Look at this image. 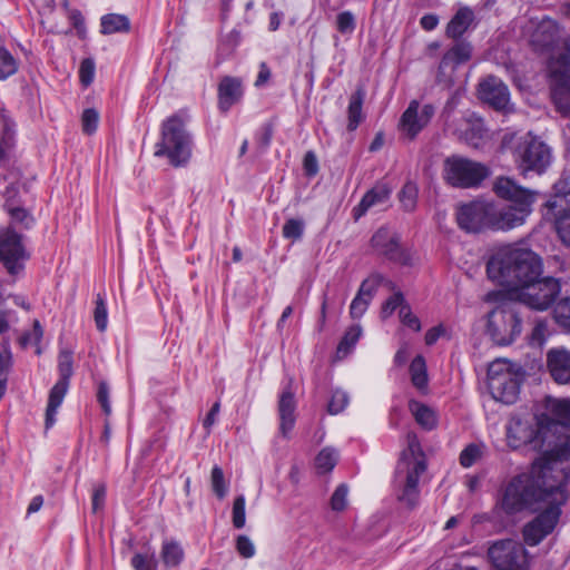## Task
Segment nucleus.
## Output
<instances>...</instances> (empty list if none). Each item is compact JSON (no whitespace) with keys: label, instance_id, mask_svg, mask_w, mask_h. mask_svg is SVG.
<instances>
[{"label":"nucleus","instance_id":"5","mask_svg":"<svg viewBox=\"0 0 570 570\" xmlns=\"http://www.w3.org/2000/svg\"><path fill=\"white\" fill-rule=\"evenodd\" d=\"M191 136L186 129L185 121L174 115L161 124L160 139L155 145V157L167 158L174 167L185 166L191 156Z\"/></svg>","mask_w":570,"mask_h":570},{"label":"nucleus","instance_id":"31","mask_svg":"<svg viewBox=\"0 0 570 570\" xmlns=\"http://www.w3.org/2000/svg\"><path fill=\"white\" fill-rule=\"evenodd\" d=\"M409 409L414 416L416 423L425 430H432L436 425V414L428 405L417 401L411 400Z\"/></svg>","mask_w":570,"mask_h":570},{"label":"nucleus","instance_id":"30","mask_svg":"<svg viewBox=\"0 0 570 570\" xmlns=\"http://www.w3.org/2000/svg\"><path fill=\"white\" fill-rule=\"evenodd\" d=\"M558 36V26L551 19H543L537 27L532 41L533 43L546 48L551 46Z\"/></svg>","mask_w":570,"mask_h":570},{"label":"nucleus","instance_id":"25","mask_svg":"<svg viewBox=\"0 0 570 570\" xmlns=\"http://www.w3.org/2000/svg\"><path fill=\"white\" fill-rule=\"evenodd\" d=\"M472 55V47L469 42L459 41L452 46L443 56L440 66L439 73L443 76L445 70L450 68L454 70L458 66L465 63L470 60Z\"/></svg>","mask_w":570,"mask_h":570},{"label":"nucleus","instance_id":"7","mask_svg":"<svg viewBox=\"0 0 570 570\" xmlns=\"http://www.w3.org/2000/svg\"><path fill=\"white\" fill-rule=\"evenodd\" d=\"M548 494L551 499L547 503V509L523 527V540L530 547L538 546L553 531L561 514L560 507L566 502L563 485H550Z\"/></svg>","mask_w":570,"mask_h":570},{"label":"nucleus","instance_id":"22","mask_svg":"<svg viewBox=\"0 0 570 570\" xmlns=\"http://www.w3.org/2000/svg\"><path fill=\"white\" fill-rule=\"evenodd\" d=\"M373 248L381 255H384L391 261H401L402 250L400 247L399 235L386 228H380L371 239Z\"/></svg>","mask_w":570,"mask_h":570},{"label":"nucleus","instance_id":"24","mask_svg":"<svg viewBox=\"0 0 570 570\" xmlns=\"http://www.w3.org/2000/svg\"><path fill=\"white\" fill-rule=\"evenodd\" d=\"M243 96L242 81L238 78L226 76L218 85V107L227 112Z\"/></svg>","mask_w":570,"mask_h":570},{"label":"nucleus","instance_id":"50","mask_svg":"<svg viewBox=\"0 0 570 570\" xmlns=\"http://www.w3.org/2000/svg\"><path fill=\"white\" fill-rule=\"evenodd\" d=\"M12 365V357L9 351L0 353V394L6 393L8 374Z\"/></svg>","mask_w":570,"mask_h":570},{"label":"nucleus","instance_id":"15","mask_svg":"<svg viewBox=\"0 0 570 570\" xmlns=\"http://www.w3.org/2000/svg\"><path fill=\"white\" fill-rule=\"evenodd\" d=\"M479 99L495 110L508 111L510 91L508 86L495 76H487L478 85Z\"/></svg>","mask_w":570,"mask_h":570},{"label":"nucleus","instance_id":"4","mask_svg":"<svg viewBox=\"0 0 570 570\" xmlns=\"http://www.w3.org/2000/svg\"><path fill=\"white\" fill-rule=\"evenodd\" d=\"M406 441L407 446L402 451L396 465L394 485L397 501L413 509L419 503V481L426 470V462L416 434L409 432Z\"/></svg>","mask_w":570,"mask_h":570},{"label":"nucleus","instance_id":"10","mask_svg":"<svg viewBox=\"0 0 570 570\" xmlns=\"http://www.w3.org/2000/svg\"><path fill=\"white\" fill-rule=\"evenodd\" d=\"M489 168L469 158L453 155L444 160L443 178L456 188H474L489 176Z\"/></svg>","mask_w":570,"mask_h":570},{"label":"nucleus","instance_id":"32","mask_svg":"<svg viewBox=\"0 0 570 570\" xmlns=\"http://www.w3.org/2000/svg\"><path fill=\"white\" fill-rule=\"evenodd\" d=\"M412 384L421 392H425L429 384L426 363L422 355H417L410 364Z\"/></svg>","mask_w":570,"mask_h":570},{"label":"nucleus","instance_id":"38","mask_svg":"<svg viewBox=\"0 0 570 570\" xmlns=\"http://www.w3.org/2000/svg\"><path fill=\"white\" fill-rule=\"evenodd\" d=\"M484 444L471 443L466 445L460 454V463L464 468H470L475 464L484 453Z\"/></svg>","mask_w":570,"mask_h":570},{"label":"nucleus","instance_id":"11","mask_svg":"<svg viewBox=\"0 0 570 570\" xmlns=\"http://www.w3.org/2000/svg\"><path fill=\"white\" fill-rule=\"evenodd\" d=\"M487 556L494 570H530V553L518 540L508 538L492 541Z\"/></svg>","mask_w":570,"mask_h":570},{"label":"nucleus","instance_id":"17","mask_svg":"<svg viewBox=\"0 0 570 570\" xmlns=\"http://www.w3.org/2000/svg\"><path fill=\"white\" fill-rule=\"evenodd\" d=\"M493 190L500 198L519 205H533L538 193L525 188L511 177L500 176L493 183Z\"/></svg>","mask_w":570,"mask_h":570},{"label":"nucleus","instance_id":"43","mask_svg":"<svg viewBox=\"0 0 570 570\" xmlns=\"http://www.w3.org/2000/svg\"><path fill=\"white\" fill-rule=\"evenodd\" d=\"M245 497L243 494L235 498L232 510V522L236 529H243L246 523Z\"/></svg>","mask_w":570,"mask_h":570},{"label":"nucleus","instance_id":"9","mask_svg":"<svg viewBox=\"0 0 570 570\" xmlns=\"http://www.w3.org/2000/svg\"><path fill=\"white\" fill-rule=\"evenodd\" d=\"M550 91L557 110L570 115V46L549 62Z\"/></svg>","mask_w":570,"mask_h":570},{"label":"nucleus","instance_id":"28","mask_svg":"<svg viewBox=\"0 0 570 570\" xmlns=\"http://www.w3.org/2000/svg\"><path fill=\"white\" fill-rule=\"evenodd\" d=\"M474 18L475 17L472 9L469 7H461L446 26V37L451 39L461 38L472 26Z\"/></svg>","mask_w":570,"mask_h":570},{"label":"nucleus","instance_id":"44","mask_svg":"<svg viewBox=\"0 0 570 570\" xmlns=\"http://www.w3.org/2000/svg\"><path fill=\"white\" fill-rule=\"evenodd\" d=\"M131 566L135 570H157L158 561L155 553H136L131 558Z\"/></svg>","mask_w":570,"mask_h":570},{"label":"nucleus","instance_id":"58","mask_svg":"<svg viewBox=\"0 0 570 570\" xmlns=\"http://www.w3.org/2000/svg\"><path fill=\"white\" fill-rule=\"evenodd\" d=\"M336 27L341 33H352L355 29V18L350 11H343L337 14Z\"/></svg>","mask_w":570,"mask_h":570},{"label":"nucleus","instance_id":"57","mask_svg":"<svg viewBox=\"0 0 570 570\" xmlns=\"http://www.w3.org/2000/svg\"><path fill=\"white\" fill-rule=\"evenodd\" d=\"M399 316L401 322L412 328L415 332L421 331V322L420 320L412 313L410 305L406 303L402 305V308L399 311Z\"/></svg>","mask_w":570,"mask_h":570},{"label":"nucleus","instance_id":"48","mask_svg":"<svg viewBox=\"0 0 570 570\" xmlns=\"http://www.w3.org/2000/svg\"><path fill=\"white\" fill-rule=\"evenodd\" d=\"M95 323L100 332L107 328L108 313L104 297L98 294L96 298V307L94 312Z\"/></svg>","mask_w":570,"mask_h":570},{"label":"nucleus","instance_id":"18","mask_svg":"<svg viewBox=\"0 0 570 570\" xmlns=\"http://www.w3.org/2000/svg\"><path fill=\"white\" fill-rule=\"evenodd\" d=\"M532 210L531 205L512 204L497 208L493 204L491 229L507 230L522 225Z\"/></svg>","mask_w":570,"mask_h":570},{"label":"nucleus","instance_id":"37","mask_svg":"<svg viewBox=\"0 0 570 570\" xmlns=\"http://www.w3.org/2000/svg\"><path fill=\"white\" fill-rule=\"evenodd\" d=\"M337 452L333 448H324L315 459V466L320 473H327L334 469L337 463Z\"/></svg>","mask_w":570,"mask_h":570},{"label":"nucleus","instance_id":"27","mask_svg":"<svg viewBox=\"0 0 570 570\" xmlns=\"http://www.w3.org/2000/svg\"><path fill=\"white\" fill-rule=\"evenodd\" d=\"M487 130L482 119L471 116L466 118L462 128L459 129V137L469 146L479 148L483 145Z\"/></svg>","mask_w":570,"mask_h":570},{"label":"nucleus","instance_id":"39","mask_svg":"<svg viewBox=\"0 0 570 570\" xmlns=\"http://www.w3.org/2000/svg\"><path fill=\"white\" fill-rule=\"evenodd\" d=\"M513 372L515 371L513 370V365L509 361L495 360L489 365L488 368V384L493 382L494 380L499 381Z\"/></svg>","mask_w":570,"mask_h":570},{"label":"nucleus","instance_id":"35","mask_svg":"<svg viewBox=\"0 0 570 570\" xmlns=\"http://www.w3.org/2000/svg\"><path fill=\"white\" fill-rule=\"evenodd\" d=\"M362 335V327L360 324L352 325L344 334L337 346V355L340 357L346 356L350 351L357 343L358 338Z\"/></svg>","mask_w":570,"mask_h":570},{"label":"nucleus","instance_id":"47","mask_svg":"<svg viewBox=\"0 0 570 570\" xmlns=\"http://www.w3.org/2000/svg\"><path fill=\"white\" fill-rule=\"evenodd\" d=\"M210 481H212V488H213V491L215 492V494L219 499L225 498V495L227 494V485L225 482L224 472L218 465H215L213 468L212 474H210Z\"/></svg>","mask_w":570,"mask_h":570},{"label":"nucleus","instance_id":"46","mask_svg":"<svg viewBox=\"0 0 570 570\" xmlns=\"http://www.w3.org/2000/svg\"><path fill=\"white\" fill-rule=\"evenodd\" d=\"M405 304H406V302H405L403 294L401 292L394 293L382 305L381 317L383 320L389 318L395 312L396 308H399V311H400L402 308V305H405Z\"/></svg>","mask_w":570,"mask_h":570},{"label":"nucleus","instance_id":"20","mask_svg":"<svg viewBox=\"0 0 570 570\" xmlns=\"http://www.w3.org/2000/svg\"><path fill=\"white\" fill-rule=\"evenodd\" d=\"M546 207L557 222L562 215L570 214V179L560 178L554 183L552 194L549 200L546 203Z\"/></svg>","mask_w":570,"mask_h":570},{"label":"nucleus","instance_id":"36","mask_svg":"<svg viewBox=\"0 0 570 570\" xmlns=\"http://www.w3.org/2000/svg\"><path fill=\"white\" fill-rule=\"evenodd\" d=\"M18 68V59L8 49L0 47V80H6L13 76Z\"/></svg>","mask_w":570,"mask_h":570},{"label":"nucleus","instance_id":"16","mask_svg":"<svg viewBox=\"0 0 570 570\" xmlns=\"http://www.w3.org/2000/svg\"><path fill=\"white\" fill-rule=\"evenodd\" d=\"M433 115L432 105L420 107L419 101L412 100L400 119L399 128L404 136L413 139L430 122Z\"/></svg>","mask_w":570,"mask_h":570},{"label":"nucleus","instance_id":"62","mask_svg":"<svg viewBox=\"0 0 570 570\" xmlns=\"http://www.w3.org/2000/svg\"><path fill=\"white\" fill-rule=\"evenodd\" d=\"M42 335L43 331L39 321H35L32 328L22 335L21 343L23 345H36L40 342Z\"/></svg>","mask_w":570,"mask_h":570},{"label":"nucleus","instance_id":"52","mask_svg":"<svg viewBox=\"0 0 570 570\" xmlns=\"http://www.w3.org/2000/svg\"><path fill=\"white\" fill-rule=\"evenodd\" d=\"M348 403V396L345 392L336 390L333 392L332 397L328 402L327 411L330 414L341 413Z\"/></svg>","mask_w":570,"mask_h":570},{"label":"nucleus","instance_id":"64","mask_svg":"<svg viewBox=\"0 0 570 570\" xmlns=\"http://www.w3.org/2000/svg\"><path fill=\"white\" fill-rule=\"evenodd\" d=\"M9 214L14 222L23 223L26 226H29L32 219L29 217V214L26 209L19 207L9 208Z\"/></svg>","mask_w":570,"mask_h":570},{"label":"nucleus","instance_id":"8","mask_svg":"<svg viewBox=\"0 0 570 570\" xmlns=\"http://www.w3.org/2000/svg\"><path fill=\"white\" fill-rule=\"evenodd\" d=\"M513 158L520 174L527 177L530 171L542 175L551 164L552 154L547 144L528 134L514 147Z\"/></svg>","mask_w":570,"mask_h":570},{"label":"nucleus","instance_id":"60","mask_svg":"<svg viewBox=\"0 0 570 570\" xmlns=\"http://www.w3.org/2000/svg\"><path fill=\"white\" fill-rule=\"evenodd\" d=\"M106 493L107 489L105 483H98L94 485L91 498V510L94 513L100 511L104 508Z\"/></svg>","mask_w":570,"mask_h":570},{"label":"nucleus","instance_id":"19","mask_svg":"<svg viewBox=\"0 0 570 570\" xmlns=\"http://www.w3.org/2000/svg\"><path fill=\"white\" fill-rule=\"evenodd\" d=\"M295 410V392L292 387V380H289L278 400L279 433L283 438H288L291 431L294 429L296 422Z\"/></svg>","mask_w":570,"mask_h":570},{"label":"nucleus","instance_id":"59","mask_svg":"<svg viewBox=\"0 0 570 570\" xmlns=\"http://www.w3.org/2000/svg\"><path fill=\"white\" fill-rule=\"evenodd\" d=\"M556 229L561 242L570 246V213L568 215H562L560 218H557Z\"/></svg>","mask_w":570,"mask_h":570},{"label":"nucleus","instance_id":"13","mask_svg":"<svg viewBox=\"0 0 570 570\" xmlns=\"http://www.w3.org/2000/svg\"><path fill=\"white\" fill-rule=\"evenodd\" d=\"M60 379L49 393L46 411V429H50L56 422L58 407L61 405L68 390L69 379L72 374V356L69 352H61L59 355Z\"/></svg>","mask_w":570,"mask_h":570},{"label":"nucleus","instance_id":"54","mask_svg":"<svg viewBox=\"0 0 570 570\" xmlns=\"http://www.w3.org/2000/svg\"><path fill=\"white\" fill-rule=\"evenodd\" d=\"M95 61L91 58H86L81 61L80 68H79V78L80 82L88 87L95 78Z\"/></svg>","mask_w":570,"mask_h":570},{"label":"nucleus","instance_id":"53","mask_svg":"<svg viewBox=\"0 0 570 570\" xmlns=\"http://www.w3.org/2000/svg\"><path fill=\"white\" fill-rule=\"evenodd\" d=\"M99 114L97 110L89 108L83 110L81 116L82 130L87 135H91L97 130Z\"/></svg>","mask_w":570,"mask_h":570},{"label":"nucleus","instance_id":"61","mask_svg":"<svg viewBox=\"0 0 570 570\" xmlns=\"http://www.w3.org/2000/svg\"><path fill=\"white\" fill-rule=\"evenodd\" d=\"M370 303L368 298H363L356 294L350 306L351 317L361 318L367 311Z\"/></svg>","mask_w":570,"mask_h":570},{"label":"nucleus","instance_id":"23","mask_svg":"<svg viewBox=\"0 0 570 570\" xmlns=\"http://www.w3.org/2000/svg\"><path fill=\"white\" fill-rule=\"evenodd\" d=\"M521 376L513 372L508 374L501 380H494L489 383V389L492 396L505 404H511L517 401L520 392Z\"/></svg>","mask_w":570,"mask_h":570},{"label":"nucleus","instance_id":"14","mask_svg":"<svg viewBox=\"0 0 570 570\" xmlns=\"http://www.w3.org/2000/svg\"><path fill=\"white\" fill-rule=\"evenodd\" d=\"M28 258L21 237L13 230L7 229L0 234V261L11 275L19 274Z\"/></svg>","mask_w":570,"mask_h":570},{"label":"nucleus","instance_id":"2","mask_svg":"<svg viewBox=\"0 0 570 570\" xmlns=\"http://www.w3.org/2000/svg\"><path fill=\"white\" fill-rule=\"evenodd\" d=\"M549 413L552 419L537 423L519 417L512 419L507 426V442L513 450L529 446L541 452V458L549 460L553 466L556 461L570 459V422Z\"/></svg>","mask_w":570,"mask_h":570},{"label":"nucleus","instance_id":"1","mask_svg":"<svg viewBox=\"0 0 570 570\" xmlns=\"http://www.w3.org/2000/svg\"><path fill=\"white\" fill-rule=\"evenodd\" d=\"M542 274L543 262L532 249L512 244L500 246L488 258L487 275L502 289L488 292L483 301L509 298L534 311H547L559 297L561 284Z\"/></svg>","mask_w":570,"mask_h":570},{"label":"nucleus","instance_id":"40","mask_svg":"<svg viewBox=\"0 0 570 570\" xmlns=\"http://www.w3.org/2000/svg\"><path fill=\"white\" fill-rule=\"evenodd\" d=\"M384 277L381 274H372L364 279L358 288L357 295L372 301Z\"/></svg>","mask_w":570,"mask_h":570},{"label":"nucleus","instance_id":"6","mask_svg":"<svg viewBox=\"0 0 570 570\" xmlns=\"http://www.w3.org/2000/svg\"><path fill=\"white\" fill-rule=\"evenodd\" d=\"M509 298L499 302H489L497 306L489 312L487 333L498 345H509L513 343L522 332V318L515 306Z\"/></svg>","mask_w":570,"mask_h":570},{"label":"nucleus","instance_id":"49","mask_svg":"<svg viewBox=\"0 0 570 570\" xmlns=\"http://www.w3.org/2000/svg\"><path fill=\"white\" fill-rule=\"evenodd\" d=\"M550 412L566 422H570V397L553 399L549 405Z\"/></svg>","mask_w":570,"mask_h":570},{"label":"nucleus","instance_id":"3","mask_svg":"<svg viewBox=\"0 0 570 570\" xmlns=\"http://www.w3.org/2000/svg\"><path fill=\"white\" fill-rule=\"evenodd\" d=\"M553 470L554 466L549 460L539 458L528 472L514 476L507 485L501 500L504 512L512 514L538 502L548 503L551 499L548 494L550 485H562L552 475Z\"/></svg>","mask_w":570,"mask_h":570},{"label":"nucleus","instance_id":"63","mask_svg":"<svg viewBox=\"0 0 570 570\" xmlns=\"http://www.w3.org/2000/svg\"><path fill=\"white\" fill-rule=\"evenodd\" d=\"M97 400H98L99 404L101 405L104 413L106 415H110L111 414V404L109 401V387H108L107 383H105V382L99 383L98 392H97Z\"/></svg>","mask_w":570,"mask_h":570},{"label":"nucleus","instance_id":"56","mask_svg":"<svg viewBox=\"0 0 570 570\" xmlns=\"http://www.w3.org/2000/svg\"><path fill=\"white\" fill-rule=\"evenodd\" d=\"M236 550L245 559L254 557L256 552L253 541L245 534H239L236 538Z\"/></svg>","mask_w":570,"mask_h":570},{"label":"nucleus","instance_id":"12","mask_svg":"<svg viewBox=\"0 0 570 570\" xmlns=\"http://www.w3.org/2000/svg\"><path fill=\"white\" fill-rule=\"evenodd\" d=\"M493 204L485 200H473L462 204L456 209V222L468 233H480L491 229Z\"/></svg>","mask_w":570,"mask_h":570},{"label":"nucleus","instance_id":"26","mask_svg":"<svg viewBox=\"0 0 570 570\" xmlns=\"http://www.w3.org/2000/svg\"><path fill=\"white\" fill-rule=\"evenodd\" d=\"M391 191V188L386 184L375 185L363 196L360 204L354 208V217L360 218L370 208L385 204L390 198Z\"/></svg>","mask_w":570,"mask_h":570},{"label":"nucleus","instance_id":"41","mask_svg":"<svg viewBox=\"0 0 570 570\" xmlns=\"http://www.w3.org/2000/svg\"><path fill=\"white\" fill-rule=\"evenodd\" d=\"M417 193V187L412 181H407L403 186L402 190L400 191V202L405 210L411 212L415 208Z\"/></svg>","mask_w":570,"mask_h":570},{"label":"nucleus","instance_id":"21","mask_svg":"<svg viewBox=\"0 0 570 570\" xmlns=\"http://www.w3.org/2000/svg\"><path fill=\"white\" fill-rule=\"evenodd\" d=\"M547 366L552 379L559 384H570V351L564 347L551 348L547 353Z\"/></svg>","mask_w":570,"mask_h":570},{"label":"nucleus","instance_id":"33","mask_svg":"<svg viewBox=\"0 0 570 570\" xmlns=\"http://www.w3.org/2000/svg\"><path fill=\"white\" fill-rule=\"evenodd\" d=\"M160 557L166 567L174 568L183 561L184 550L177 541L166 540L161 544Z\"/></svg>","mask_w":570,"mask_h":570},{"label":"nucleus","instance_id":"51","mask_svg":"<svg viewBox=\"0 0 570 570\" xmlns=\"http://www.w3.org/2000/svg\"><path fill=\"white\" fill-rule=\"evenodd\" d=\"M549 335L548 323L544 320H538L532 328L530 343L541 346Z\"/></svg>","mask_w":570,"mask_h":570},{"label":"nucleus","instance_id":"29","mask_svg":"<svg viewBox=\"0 0 570 570\" xmlns=\"http://www.w3.org/2000/svg\"><path fill=\"white\" fill-rule=\"evenodd\" d=\"M365 97L363 88H357L354 94L350 97V104L347 108V129L353 131L363 120L362 106Z\"/></svg>","mask_w":570,"mask_h":570},{"label":"nucleus","instance_id":"34","mask_svg":"<svg viewBox=\"0 0 570 570\" xmlns=\"http://www.w3.org/2000/svg\"><path fill=\"white\" fill-rule=\"evenodd\" d=\"M100 26L104 35H112L129 31L130 22L126 16L109 13L101 18Z\"/></svg>","mask_w":570,"mask_h":570},{"label":"nucleus","instance_id":"45","mask_svg":"<svg viewBox=\"0 0 570 570\" xmlns=\"http://www.w3.org/2000/svg\"><path fill=\"white\" fill-rule=\"evenodd\" d=\"M304 233V222L297 218H289L283 226V236L286 239L298 240Z\"/></svg>","mask_w":570,"mask_h":570},{"label":"nucleus","instance_id":"42","mask_svg":"<svg viewBox=\"0 0 570 570\" xmlns=\"http://www.w3.org/2000/svg\"><path fill=\"white\" fill-rule=\"evenodd\" d=\"M556 322L566 331L570 332V298L561 299L553 309Z\"/></svg>","mask_w":570,"mask_h":570},{"label":"nucleus","instance_id":"55","mask_svg":"<svg viewBox=\"0 0 570 570\" xmlns=\"http://www.w3.org/2000/svg\"><path fill=\"white\" fill-rule=\"evenodd\" d=\"M348 488L340 484L331 498V508L334 511H343L347 505Z\"/></svg>","mask_w":570,"mask_h":570}]
</instances>
